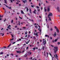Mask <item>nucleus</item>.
<instances>
[{"label": "nucleus", "instance_id": "obj_46", "mask_svg": "<svg viewBox=\"0 0 60 60\" xmlns=\"http://www.w3.org/2000/svg\"><path fill=\"white\" fill-rule=\"evenodd\" d=\"M50 30H51V31H52L53 30V29H52V28H51L50 29Z\"/></svg>", "mask_w": 60, "mask_h": 60}, {"label": "nucleus", "instance_id": "obj_22", "mask_svg": "<svg viewBox=\"0 0 60 60\" xmlns=\"http://www.w3.org/2000/svg\"><path fill=\"white\" fill-rule=\"evenodd\" d=\"M11 44H10V45H9L8 46V47L7 48H8H8L10 46H11Z\"/></svg>", "mask_w": 60, "mask_h": 60}, {"label": "nucleus", "instance_id": "obj_62", "mask_svg": "<svg viewBox=\"0 0 60 60\" xmlns=\"http://www.w3.org/2000/svg\"><path fill=\"white\" fill-rule=\"evenodd\" d=\"M28 49V47H27L26 49Z\"/></svg>", "mask_w": 60, "mask_h": 60}, {"label": "nucleus", "instance_id": "obj_59", "mask_svg": "<svg viewBox=\"0 0 60 60\" xmlns=\"http://www.w3.org/2000/svg\"><path fill=\"white\" fill-rule=\"evenodd\" d=\"M39 6H40L41 5V4L40 3H39Z\"/></svg>", "mask_w": 60, "mask_h": 60}, {"label": "nucleus", "instance_id": "obj_41", "mask_svg": "<svg viewBox=\"0 0 60 60\" xmlns=\"http://www.w3.org/2000/svg\"><path fill=\"white\" fill-rule=\"evenodd\" d=\"M3 54V52H1L0 53V55H2V54Z\"/></svg>", "mask_w": 60, "mask_h": 60}, {"label": "nucleus", "instance_id": "obj_38", "mask_svg": "<svg viewBox=\"0 0 60 60\" xmlns=\"http://www.w3.org/2000/svg\"><path fill=\"white\" fill-rule=\"evenodd\" d=\"M3 10H4V11H6V10H5V9H4V8H3Z\"/></svg>", "mask_w": 60, "mask_h": 60}, {"label": "nucleus", "instance_id": "obj_35", "mask_svg": "<svg viewBox=\"0 0 60 60\" xmlns=\"http://www.w3.org/2000/svg\"><path fill=\"white\" fill-rule=\"evenodd\" d=\"M35 28H38V27H37V26H35Z\"/></svg>", "mask_w": 60, "mask_h": 60}, {"label": "nucleus", "instance_id": "obj_37", "mask_svg": "<svg viewBox=\"0 0 60 60\" xmlns=\"http://www.w3.org/2000/svg\"><path fill=\"white\" fill-rule=\"evenodd\" d=\"M22 28L24 29H26V28L25 27H22Z\"/></svg>", "mask_w": 60, "mask_h": 60}, {"label": "nucleus", "instance_id": "obj_19", "mask_svg": "<svg viewBox=\"0 0 60 60\" xmlns=\"http://www.w3.org/2000/svg\"><path fill=\"white\" fill-rule=\"evenodd\" d=\"M31 11V9H30V13H31L32 12Z\"/></svg>", "mask_w": 60, "mask_h": 60}, {"label": "nucleus", "instance_id": "obj_40", "mask_svg": "<svg viewBox=\"0 0 60 60\" xmlns=\"http://www.w3.org/2000/svg\"><path fill=\"white\" fill-rule=\"evenodd\" d=\"M32 57H31V58H29V59H30L31 60V59H32Z\"/></svg>", "mask_w": 60, "mask_h": 60}, {"label": "nucleus", "instance_id": "obj_60", "mask_svg": "<svg viewBox=\"0 0 60 60\" xmlns=\"http://www.w3.org/2000/svg\"><path fill=\"white\" fill-rule=\"evenodd\" d=\"M8 26H9V27H11V26L10 25H9Z\"/></svg>", "mask_w": 60, "mask_h": 60}, {"label": "nucleus", "instance_id": "obj_48", "mask_svg": "<svg viewBox=\"0 0 60 60\" xmlns=\"http://www.w3.org/2000/svg\"><path fill=\"white\" fill-rule=\"evenodd\" d=\"M19 25H20V22L19 21Z\"/></svg>", "mask_w": 60, "mask_h": 60}, {"label": "nucleus", "instance_id": "obj_53", "mask_svg": "<svg viewBox=\"0 0 60 60\" xmlns=\"http://www.w3.org/2000/svg\"><path fill=\"white\" fill-rule=\"evenodd\" d=\"M37 8H39V7L37 6Z\"/></svg>", "mask_w": 60, "mask_h": 60}, {"label": "nucleus", "instance_id": "obj_7", "mask_svg": "<svg viewBox=\"0 0 60 60\" xmlns=\"http://www.w3.org/2000/svg\"><path fill=\"white\" fill-rule=\"evenodd\" d=\"M48 18H49V21H51V18L50 17H48Z\"/></svg>", "mask_w": 60, "mask_h": 60}, {"label": "nucleus", "instance_id": "obj_20", "mask_svg": "<svg viewBox=\"0 0 60 60\" xmlns=\"http://www.w3.org/2000/svg\"><path fill=\"white\" fill-rule=\"evenodd\" d=\"M45 37H48V38H49V36L48 35H45Z\"/></svg>", "mask_w": 60, "mask_h": 60}, {"label": "nucleus", "instance_id": "obj_49", "mask_svg": "<svg viewBox=\"0 0 60 60\" xmlns=\"http://www.w3.org/2000/svg\"><path fill=\"white\" fill-rule=\"evenodd\" d=\"M19 18H20V19H22V18L20 17V16H19Z\"/></svg>", "mask_w": 60, "mask_h": 60}, {"label": "nucleus", "instance_id": "obj_58", "mask_svg": "<svg viewBox=\"0 0 60 60\" xmlns=\"http://www.w3.org/2000/svg\"><path fill=\"white\" fill-rule=\"evenodd\" d=\"M26 45V44H25L23 45V46H25V45Z\"/></svg>", "mask_w": 60, "mask_h": 60}, {"label": "nucleus", "instance_id": "obj_51", "mask_svg": "<svg viewBox=\"0 0 60 60\" xmlns=\"http://www.w3.org/2000/svg\"><path fill=\"white\" fill-rule=\"evenodd\" d=\"M10 40L11 41V40H13V38H12L11 39H10Z\"/></svg>", "mask_w": 60, "mask_h": 60}, {"label": "nucleus", "instance_id": "obj_18", "mask_svg": "<svg viewBox=\"0 0 60 60\" xmlns=\"http://www.w3.org/2000/svg\"><path fill=\"white\" fill-rule=\"evenodd\" d=\"M21 13L22 14H24V12L22 10L21 11Z\"/></svg>", "mask_w": 60, "mask_h": 60}, {"label": "nucleus", "instance_id": "obj_24", "mask_svg": "<svg viewBox=\"0 0 60 60\" xmlns=\"http://www.w3.org/2000/svg\"><path fill=\"white\" fill-rule=\"evenodd\" d=\"M57 40H58L57 39H56L55 40V41L56 42V41H57Z\"/></svg>", "mask_w": 60, "mask_h": 60}, {"label": "nucleus", "instance_id": "obj_34", "mask_svg": "<svg viewBox=\"0 0 60 60\" xmlns=\"http://www.w3.org/2000/svg\"><path fill=\"white\" fill-rule=\"evenodd\" d=\"M57 44H58V45H59V44H60V42H58Z\"/></svg>", "mask_w": 60, "mask_h": 60}, {"label": "nucleus", "instance_id": "obj_57", "mask_svg": "<svg viewBox=\"0 0 60 60\" xmlns=\"http://www.w3.org/2000/svg\"><path fill=\"white\" fill-rule=\"evenodd\" d=\"M29 34H30L31 33V32H30V31H29Z\"/></svg>", "mask_w": 60, "mask_h": 60}, {"label": "nucleus", "instance_id": "obj_27", "mask_svg": "<svg viewBox=\"0 0 60 60\" xmlns=\"http://www.w3.org/2000/svg\"><path fill=\"white\" fill-rule=\"evenodd\" d=\"M45 12H46V11H47V9H46L45 8Z\"/></svg>", "mask_w": 60, "mask_h": 60}, {"label": "nucleus", "instance_id": "obj_30", "mask_svg": "<svg viewBox=\"0 0 60 60\" xmlns=\"http://www.w3.org/2000/svg\"><path fill=\"white\" fill-rule=\"evenodd\" d=\"M7 28H8V29H10V30H11V28H10L9 27V26H8L7 27Z\"/></svg>", "mask_w": 60, "mask_h": 60}, {"label": "nucleus", "instance_id": "obj_11", "mask_svg": "<svg viewBox=\"0 0 60 60\" xmlns=\"http://www.w3.org/2000/svg\"><path fill=\"white\" fill-rule=\"evenodd\" d=\"M28 54L29 55V56H30V55H31V54H32V52H29L28 53Z\"/></svg>", "mask_w": 60, "mask_h": 60}, {"label": "nucleus", "instance_id": "obj_4", "mask_svg": "<svg viewBox=\"0 0 60 60\" xmlns=\"http://www.w3.org/2000/svg\"><path fill=\"white\" fill-rule=\"evenodd\" d=\"M4 5H5V6H6V7H7L8 8H9V9H11V7H10V8L9 7V6H7L6 5H5V4H3Z\"/></svg>", "mask_w": 60, "mask_h": 60}, {"label": "nucleus", "instance_id": "obj_16", "mask_svg": "<svg viewBox=\"0 0 60 60\" xmlns=\"http://www.w3.org/2000/svg\"><path fill=\"white\" fill-rule=\"evenodd\" d=\"M44 48L45 47L44 46L43 47L41 48V49H43V50H44Z\"/></svg>", "mask_w": 60, "mask_h": 60}, {"label": "nucleus", "instance_id": "obj_14", "mask_svg": "<svg viewBox=\"0 0 60 60\" xmlns=\"http://www.w3.org/2000/svg\"><path fill=\"white\" fill-rule=\"evenodd\" d=\"M57 9L58 11H59V7H57Z\"/></svg>", "mask_w": 60, "mask_h": 60}, {"label": "nucleus", "instance_id": "obj_12", "mask_svg": "<svg viewBox=\"0 0 60 60\" xmlns=\"http://www.w3.org/2000/svg\"><path fill=\"white\" fill-rule=\"evenodd\" d=\"M25 1H23V3H26V2H27V1L26 0H24Z\"/></svg>", "mask_w": 60, "mask_h": 60}, {"label": "nucleus", "instance_id": "obj_63", "mask_svg": "<svg viewBox=\"0 0 60 60\" xmlns=\"http://www.w3.org/2000/svg\"><path fill=\"white\" fill-rule=\"evenodd\" d=\"M31 7H34V6L31 5Z\"/></svg>", "mask_w": 60, "mask_h": 60}, {"label": "nucleus", "instance_id": "obj_50", "mask_svg": "<svg viewBox=\"0 0 60 60\" xmlns=\"http://www.w3.org/2000/svg\"><path fill=\"white\" fill-rule=\"evenodd\" d=\"M16 1H17V2H20V1H18V0H16Z\"/></svg>", "mask_w": 60, "mask_h": 60}, {"label": "nucleus", "instance_id": "obj_17", "mask_svg": "<svg viewBox=\"0 0 60 60\" xmlns=\"http://www.w3.org/2000/svg\"><path fill=\"white\" fill-rule=\"evenodd\" d=\"M38 30H39V31H40V32H41V29H40V28H39L38 29Z\"/></svg>", "mask_w": 60, "mask_h": 60}, {"label": "nucleus", "instance_id": "obj_15", "mask_svg": "<svg viewBox=\"0 0 60 60\" xmlns=\"http://www.w3.org/2000/svg\"><path fill=\"white\" fill-rule=\"evenodd\" d=\"M25 8H27V9H26V11L27 12L28 11V10H29V9H28V8H27L26 7Z\"/></svg>", "mask_w": 60, "mask_h": 60}, {"label": "nucleus", "instance_id": "obj_2", "mask_svg": "<svg viewBox=\"0 0 60 60\" xmlns=\"http://www.w3.org/2000/svg\"><path fill=\"white\" fill-rule=\"evenodd\" d=\"M53 15V14L51 13H50L48 15V17H49L50 16H52Z\"/></svg>", "mask_w": 60, "mask_h": 60}, {"label": "nucleus", "instance_id": "obj_43", "mask_svg": "<svg viewBox=\"0 0 60 60\" xmlns=\"http://www.w3.org/2000/svg\"><path fill=\"white\" fill-rule=\"evenodd\" d=\"M11 55L12 56H13V54H12V53L11 54Z\"/></svg>", "mask_w": 60, "mask_h": 60}, {"label": "nucleus", "instance_id": "obj_8", "mask_svg": "<svg viewBox=\"0 0 60 60\" xmlns=\"http://www.w3.org/2000/svg\"><path fill=\"white\" fill-rule=\"evenodd\" d=\"M50 11V8H49V7H48L47 8V11Z\"/></svg>", "mask_w": 60, "mask_h": 60}, {"label": "nucleus", "instance_id": "obj_45", "mask_svg": "<svg viewBox=\"0 0 60 60\" xmlns=\"http://www.w3.org/2000/svg\"><path fill=\"white\" fill-rule=\"evenodd\" d=\"M11 36H12V37H13V35L12 34H11Z\"/></svg>", "mask_w": 60, "mask_h": 60}, {"label": "nucleus", "instance_id": "obj_26", "mask_svg": "<svg viewBox=\"0 0 60 60\" xmlns=\"http://www.w3.org/2000/svg\"><path fill=\"white\" fill-rule=\"evenodd\" d=\"M56 32H54V35H55V36H56Z\"/></svg>", "mask_w": 60, "mask_h": 60}, {"label": "nucleus", "instance_id": "obj_28", "mask_svg": "<svg viewBox=\"0 0 60 60\" xmlns=\"http://www.w3.org/2000/svg\"><path fill=\"white\" fill-rule=\"evenodd\" d=\"M4 1H5V3L6 4V3H7V2H6V0H5Z\"/></svg>", "mask_w": 60, "mask_h": 60}, {"label": "nucleus", "instance_id": "obj_33", "mask_svg": "<svg viewBox=\"0 0 60 60\" xmlns=\"http://www.w3.org/2000/svg\"><path fill=\"white\" fill-rule=\"evenodd\" d=\"M13 20H12L11 21V23H13Z\"/></svg>", "mask_w": 60, "mask_h": 60}, {"label": "nucleus", "instance_id": "obj_10", "mask_svg": "<svg viewBox=\"0 0 60 60\" xmlns=\"http://www.w3.org/2000/svg\"><path fill=\"white\" fill-rule=\"evenodd\" d=\"M16 52L17 53H21V51H16Z\"/></svg>", "mask_w": 60, "mask_h": 60}, {"label": "nucleus", "instance_id": "obj_55", "mask_svg": "<svg viewBox=\"0 0 60 60\" xmlns=\"http://www.w3.org/2000/svg\"><path fill=\"white\" fill-rule=\"evenodd\" d=\"M34 38L35 40L36 39V38H35V37H34Z\"/></svg>", "mask_w": 60, "mask_h": 60}, {"label": "nucleus", "instance_id": "obj_1", "mask_svg": "<svg viewBox=\"0 0 60 60\" xmlns=\"http://www.w3.org/2000/svg\"><path fill=\"white\" fill-rule=\"evenodd\" d=\"M54 53H56V52L58 51V47H54Z\"/></svg>", "mask_w": 60, "mask_h": 60}, {"label": "nucleus", "instance_id": "obj_3", "mask_svg": "<svg viewBox=\"0 0 60 60\" xmlns=\"http://www.w3.org/2000/svg\"><path fill=\"white\" fill-rule=\"evenodd\" d=\"M43 44L44 45H45V44H46V41L44 39H43Z\"/></svg>", "mask_w": 60, "mask_h": 60}, {"label": "nucleus", "instance_id": "obj_42", "mask_svg": "<svg viewBox=\"0 0 60 60\" xmlns=\"http://www.w3.org/2000/svg\"><path fill=\"white\" fill-rule=\"evenodd\" d=\"M15 42H14L12 43V44H15Z\"/></svg>", "mask_w": 60, "mask_h": 60}, {"label": "nucleus", "instance_id": "obj_47", "mask_svg": "<svg viewBox=\"0 0 60 60\" xmlns=\"http://www.w3.org/2000/svg\"><path fill=\"white\" fill-rule=\"evenodd\" d=\"M46 3H49V2H48L46 0Z\"/></svg>", "mask_w": 60, "mask_h": 60}, {"label": "nucleus", "instance_id": "obj_44", "mask_svg": "<svg viewBox=\"0 0 60 60\" xmlns=\"http://www.w3.org/2000/svg\"><path fill=\"white\" fill-rule=\"evenodd\" d=\"M15 19H16V20H17V19H18V18H17V17H16Z\"/></svg>", "mask_w": 60, "mask_h": 60}, {"label": "nucleus", "instance_id": "obj_29", "mask_svg": "<svg viewBox=\"0 0 60 60\" xmlns=\"http://www.w3.org/2000/svg\"><path fill=\"white\" fill-rule=\"evenodd\" d=\"M29 20H30V21H32L33 22H34V21L33 20V19H32V20H31V19H29Z\"/></svg>", "mask_w": 60, "mask_h": 60}, {"label": "nucleus", "instance_id": "obj_9", "mask_svg": "<svg viewBox=\"0 0 60 60\" xmlns=\"http://www.w3.org/2000/svg\"><path fill=\"white\" fill-rule=\"evenodd\" d=\"M35 11H36V9L34 10V11L33 12V13H34V14H36V13L35 12Z\"/></svg>", "mask_w": 60, "mask_h": 60}, {"label": "nucleus", "instance_id": "obj_25", "mask_svg": "<svg viewBox=\"0 0 60 60\" xmlns=\"http://www.w3.org/2000/svg\"><path fill=\"white\" fill-rule=\"evenodd\" d=\"M27 56V55L26 54L25 55H24V57H26V56Z\"/></svg>", "mask_w": 60, "mask_h": 60}, {"label": "nucleus", "instance_id": "obj_31", "mask_svg": "<svg viewBox=\"0 0 60 60\" xmlns=\"http://www.w3.org/2000/svg\"><path fill=\"white\" fill-rule=\"evenodd\" d=\"M33 49L34 51V50H35V48L34 47L33 48Z\"/></svg>", "mask_w": 60, "mask_h": 60}, {"label": "nucleus", "instance_id": "obj_56", "mask_svg": "<svg viewBox=\"0 0 60 60\" xmlns=\"http://www.w3.org/2000/svg\"><path fill=\"white\" fill-rule=\"evenodd\" d=\"M10 1H11V3H12V0H10Z\"/></svg>", "mask_w": 60, "mask_h": 60}, {"label": "nucleus", "instance_id": "obj_64", "mask_svg": "<svg viewBox=\"0 0 60 60\" xmlns=\"http://www.w3.org/2000/svg\"><path fill=\"white\" fill-rule=\"evenodd\" d=\"M19 41H21V39H19Z\"/></svg>", "mask_w": 60, "mask_h": 60}, {"label": "nucleus", "instance_id": "obj_23", "mask_svg": "<svg viewBox=\"0 0 60 60\" xmlns=\"http://www.w3.org/2000/svg\"><path fill=\"white\" fill-rule=\"evenodd\" d=\"M3 48H4V49H8V48H7V47H5V46H4L3 47Z\"/></svg>", "mask_w": 60, "mask_h": 60}, {"label": "nucleus", "instance_id": "obj_54", "mask_svg": "<svg viewBox=\"0 0 60 60\" xmlns=\"http://www.w3.org/2000/svg\"><path fill=\"white\" fill-rule=\"evenodd\" d=\"M51 47H54V46L52 45H51Z\"/></svg>", "mask_w": 60, "mask_h": 60}, {"label": "nucleus", "instance_id": "obj_39", "mask_svg": "<svg viewBox=\"0 0 60 60\" xmlns=\"http://www.w3.org/2000/svg\"><path fill=\"white\" fill-rule=\"evenodd\" d=\"M55 29H57V28H56V26H55Z\"/></svg>", "mask_w": 60, "mask_h": 60}, {"label": "nucleus", "instance_id": "obj_13", "mask_svg": "<svg viewBox=\"0 0 60 60\" xmlns=\"http://www.w3.org/2000/svg\"><path fill=\"white\" fill-rule=\"evenodd\" d=\"M56 31L57 32V33H59V30L58 29H56Z\"/></svg>", "mask_w": 60, "mask_h": 60}, {"label": "nucleus", "instance_id": "obj_21", "mask_svg": "<svg viewBox=\"0 0 60 60\" xmlns=\"http://www.w3.org/2000/svg\"><path fill=\"white\" fill-rule=\"evenodd\" d=\"M45 18H46V22H48V21H47V19H48V18L47 17H45Z\"/></svg>", "mask_w": 60, "mask_h": 60}, {"label": "nucleus", "instance_id": "obj_61", "mask_svg": "<svg viewBox=\"0 0 60 60\" xmlns=\"http://www.w3.org/2000/svg\"><path fill=\"white\" fill-rule=\"evenodd\" d=\"M24 52H25V51L24 50H23L22 51V53H24Z\"/></svg>", "mask_w": 60, "mask_h": 60}, {"label": "nucleus", "instance_id": "obj_52", "mask_svg": "<svg viewBox=\"0 0 60 60\" xmlns=\"http://www.w3.org/2000/svg\"><path fill=\"white\" fill-rule=\"evenodd\" d=\"M7 56H9V54H7Z\"/></svg>", "mask_w": 60, "mask_h": 60}, {"label": "nucleus", "instance_id": "obj_32", "mask_svg": "<svg viewBox=\"0 0 60 60\" xmlns=\"http://www.w3.org/2000/svg\"><path fill=\"white\" fill-rule=\"evenodd\" d=\"M37 33H36V36H37H37H38V34H37Z\"/></svg>", "mask_w": 60, "mask_h": 60}, {"label": "nucleus", "instance_id": "obj_5", "mask_svg": "<svg viewBox=\"0 0 60 60\" xmlns=\"http://www.w3.org/2000/svg\"><path fill=\"white\" fill-rule=\"evenodd\" d=\"M49 55H50V56H51V57H52V59H54V57L52 56L51 53H50V52H49Z\"/></svg>", "mask_w": 60, "mask_h": 60}, {"label": "nucleus", "instance_id": "obj_36", "mask_svg": "<svg viewBox=\"0 0 60 60\" xmlns=\"http://www.w3.org/2000/svg\"><path fill=\"white\" fill-rule=\"evenodd\" d=\"M55 41H54V40H52V42L53 43H54V42H55Z\"/></svg>", "mask_w": 60, "mask_h": 60}, {"label": "nucleus", "instance_id": "obj_6", "mask_svg": "<svg viewBox=\"0 0 60 60\" xmlns=\"http://www.w3.org/2000/svg\"><path fill=\"white\" fill-rule=\"evenodd\" d=\"M53 55L55 57V58H56V59H57V54H55L56 56H55V55Z\"/></svg>", "mask_w": 60, "mask_h": 60}]
</instances>
